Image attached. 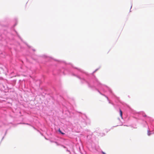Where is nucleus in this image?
I'll use <instances>...</instances> for the list:
<instances>
[{"label": "nucleus", "mask_w": 154, "mask_h": 154, "mask_svg": "<svg viewBox=\"0 0 154 154\" xmlns=\"http://www.w3.org/2000/svg\"><path fill=\"white\" fill-rule=\"evenodd\" d=\"M104 154H105V153H104Z\"/></svg>", "instance_id": "nucleus-4"}, {"label": "nucleus", "mask_w": 154, "mask_h": 154, "mask_svg": "<svg viewBox=\"0 0 154 154\" xmlns=\"http://www.w3.org/2000/svg\"><path fill=\"white\" fill-rule=\"evenodd\" d=\"M119 112H120V116L121 117L122 119L123 118V117H122V111L121 110V109H119Z\"/></svg>", "instance_id": "nucleus-1"}, {"label": "nucleus", "mask_w": 154, "mask_h": 154, "mask_svg": "<svg viewBox=\"0 0 154 154\" xmlns=\"http://www.w3.org/2000/svg\"><path fill=\"white\" fill-rule=\"evenodd\" d=\"M148 135H150V134H148Z\"/></svg>", "instance_id": "nucleus-3"}, {"label": "nucleus", "mask_w": 154, "mask_h": 154, "mask_svg": "<svg viewBox=\"0 0 154 154\" xmlns=\"http://www.w3.org/2000/svg\"><path fill=\"white\" fill-rule=\"evenodd\" d=\"M59 131L62 134H64V133H62V132H61V131L60 130V129H59Z\"/></svg>", "instance_id": "nucleus-2"}]
</instances>
